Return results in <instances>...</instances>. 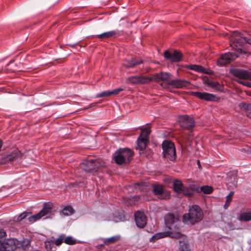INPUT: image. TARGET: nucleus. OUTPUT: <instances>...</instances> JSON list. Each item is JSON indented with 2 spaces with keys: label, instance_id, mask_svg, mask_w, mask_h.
Returning a JSON list of instances; mask_svg holds the SVG:
<instances>
[{
  "label": "nucleus",
  "instance_id": "1",
  "mask_svg": "<svg viewBox=\"0 0 251 251\" xmlns=\"http://www.w3.org/2000/svg\"><path fill=\"white\" fill-rule=\"evenodd\" d=\"M203 216V212L201 208L194 205L190 207L188 213L183 215V222L188 225H194L201 221Z\"/></svg>",
  "mask_w": 251,
  "mask_h": 251
},
{
  "label": "nucleus",
  "instance_id": "2",
  "mask_svg": "<svg viewBox=\"0 0 251 251\" xmlns=\"http://www.w3.org/2000/svg\"><path fill=\"white\" fill-rule=\"evenodd\" d=\"M133 155L132 151L128 148L120 149L113 154V159L118 165L128 163Z\"/></svg>",
  "mask_w": 251,
  "mask_h": 251
},
{
  "label": "nucleus",
  "instance_id": "3",
  "mask_svg": "<svg viewBox=\"0 0 251 251\" xmlns=\"http://www.w3.org/2000/svg\"><path fill=\"white\" fill-rule=\"evenodd\" d=\"M230 47L233 50H235V52H229L221 55L217 61V64L218 66H224L237 58L239 54L246 53L245 51L243 50L242 49L238 47L234 48H233L231 46Z\"/></svg>",
  "mask_w": 251,
  "mask_h": 251
},
{
  "label": "nucleus",
  "instance_id": "4",
  "mask_svg": "<svg viewBox=\"0 0 251 251\" xmlns=\"http://www.w3.org/2000/svg\"><path fill=\"white\" fill-rule=\"evenodd\" d=\"M105 163L101 159H89L84 161L80 165V168L85 172L94 173L104 166Z\"/></svg>",
  "mask_w": 251,
  "mask_h": 251
},
{
  "label": "nucleus",
  "instance_id": "5",
  "mask_svg": "<svg viewBox=\"0 0 251 251\" xmlns=\"http://www.w3.org/2000/svg\"><path fill=\"white\" fill-rule=\"evenodd\" d=\"M230 45L233 48L239 47L242 49L245 44L251 45V36L250 37L243 36L237 31H234L230 36Z\"/></svg>",
  "mask_w": 251,
  "mask_h": 251
},
{
  "label": "nucleus",
  "instance_id": "6",
  "mask_svg": "<svg viewBox=\"0 0 251 251\" xmlns=\"http://www.w3.org/2000/svg\"><path fill=\"white\" fill-rule=\"evenodd\" d=\"M163 154L165 158L174 161L176 158V149L174 144L170 141L166 140L162 143Z\"/></svg>",
  "mask_w": 251,
  "mask_h": 251
},
{
  "label": "nucleus",
  "instance_id": "7",
  "mask_svg": "<svg viewBox=\"0 0 251 251\" xmlns=\"http://www.w3.org/2000/svg\"><path fill=\"white\" fill-rule=\"evenodd\" d=\"M173 188L175 192L178 194L190 196L193 195L194 188L185 187L182 182L178 179L173 181Z\"/></svg>",
  "mask_w": 251,
  "mask_h": 251
},
{
  "label": "nucleus",
  "instance_id": "8",
  "mask_svg": "<svg viewBox=\"0 0 251 251\" xmlns=\"http://www.w3.org/2000/svg\"><path fill=\"white\" fill-rule=\"evenodd\" d=\"M171 77V74L168 73L161 72L155 75L152 77V80L153 79L154 81L157 82L162 81L161 85L164 88H169V85L168 83L170 82V78Z\"/></svg>",
  "mask_w": 251,
  "mask_h": 251
},
{
  "label": "nucleus",
  "instance_id": "9",
  "mask_svg": "<svg viewBox=\"0 0 251 251\" xmlns=\"http://www.w3.org/2000/svg\"><path fill=\"white\" fill-rule=\"evenodd\" d=\"M52 205L51 203H47L44 206L43 208L37 214L30 216L28 218L29 222L33 223L37 220L40 219L43 216H45L50 212Z\"/></svg>",
  "mask_w": 251,
  "mask_h": 251
},
{
  "label": "nucleus",
  "instance_id": "10",
  "mask_svg": "<svg viewBox=\"0 0 251 251\" xmlns=\"http://www.w3.org/2000/svg\"><path fill=\"white\" fill-rule=\"evenodd\" d=\"M179 124L180 126L185 129L190 130L195 125L194 119L188 115H183L179 117Z\"/></svg>",
  "mask_w": 251,
  "mask_h": 251
},
{
  "label": "nucleus",
  "instance_id": "11",
  "mask_svg": "<svg viewBox=\"0 0 251 251\" xmlns=\"http://www.w3.org/2000/svg\"><path fill=\"white\" fill-rule=\"evenodd\" d=\"M165 222L166 226L171 230L178 228L179 218L177 216L168 214L165 217Z\"/></svg>",
  "mask_w": 251,
  "mask_h": 251
},
{
  "label": "nucleus",
  "instance_id": "12",
  "mask_svg": "<svg viewBox=\"0 0 251 251\" xmlns=\"http://www.w3.org/2000/svg\"><path fill=\"white\" fill-rule=\"evenodd\" d=\"M231 73L233 76L239 79L251 80V71L241 69H233Z\"/></svg>",
  "mask_w": 251,
  "mask_h": 251
},
{
  "label": "nucleus",
  "instance_id": "13",
  "mask_svg": "<svg viewBox=\"0 0 251 251\" xmlns=\"http://www.w3.org/2000/svg\"><path fill=\"white\" fill-rule=\"evenodd\" d=\"M3 243V251H13L16 248H20L21 243L16 239H9L5 241Z\"/></svg>",
  "mask_w": 251,
  "mask_h": 251
},
{
  "label": "nucleus",
  "instance_id": "14",
  "mask_svg": "<svg viewBox=\"0 0 251 251\" xmlns=\"http://www.w3.org/2000/svg\"><path fill=\"white\" fill-rule=\"evenodd\" d=\"M152 80L150 77H144L142 76H132L127 79V82L132 84H143L148 83Z\"/></svg>",
  "mask_w": 251,
  "mask_h": 251
},
{
  "label": "nucleus",
  "instance_id": "15",
  "mask_svg": "<svg viewBox=\"0 0 251 251\" xmlns=\"http://www.w3.org/2000/svg\"><path fill=\"white\" fill-rule=\"evenodd\" d=\"M22 157L21 152L18 150L14 151L11 154L7 155L3 158L2 163L12 162L20 160Z\"/></svg>",
  "mask_w": 251,
  "mask_h": 251
},
{
  "label": "nucleus",
  "instance_id": "16",
  "mask_svg": "<svg viewBox=\"0 0 251 251\" xmlns=\"http://www.w3.org/2000/svg\"><path fill=\"white\" fill-rule=\"evenodd\" d=\"M164 56L166 59L171 61L178 62L181 59V53L177 50H174L173 52H171L167 50L165 51Z\"/></svg>",
  "mask_w": 251,
  "mask_h": 251
},
{
  "label": "nucleus",
  "instance_id": "17",
  "mask_svg": "<svg viewBox=\"0 0 251 251\" xmlns=\"http://www.w3.org/2000/svg\"><path fill=\"white\" fill-rule=\"evenodd\" d=\"M134 216L137 226L140 228L144 227L147 224V218L144 213L138 211L135 213Z\"/></svg>",
  "mask_w": 251,
  "mask_h": 251
},
{
  "label": "nucleus",
  "instance_id": "18",
  "mask_svg": "<svg viewBox=\"0 0 251 251\" xmlns=\"http://www.w3.org/2000/svg\"><path fill=\"white\" fill-rule=\"evenodd\" d=\"M193 95L196 97L206 101H215L217 97L215 95L206 92H196L193 93Z\"/></svg>",
  "mask_w": 251,
  "mask_h": 251
},
{
  "label": "nucleus",
  "instance_id": "19",
  "mask_svg": "<svg viewBox=\"0 0 251 251\" xmlns=\"http://www.w3.org/2000/svg\"><path fill=\"white\" fill-rule=\"evenodd\" d=\"M169 85V88L171 87L174 88H183L186 87L189 85V82L186 80L181 79H175L173 80H170L168 83Z\"/></svg>",
  "mask_w": 251,
  "mask_h": 251
},
{
  "label": "nucleus",
  "instance_id": "20",
  "mask_svg": "<svg viewBox=\"0 0 251 251\" xmlns=\"http://www.w3.org/2000/svg\"><path fill=\"white\" fill-rule=\"evenodd\" d=\"M153 193L159 197L160 199H167L169 197L168 194H164V190L162 185L154 184L153 185Z\"/></svg>",
  "mask_w": 251,
  "mask_h": 251
},
{
  "label": "nucleus",
  "instance_id": "21",
  "mask_svg": "<svg viewBox=\"0 0 251 251\" xmlns=\"http://www.w3.org/2000/svg\"><path fill=\"white\" fill-rule=\"evenodd\" d=\"M187 68L191 70L195 71L197 72L205 74L210 75L213 74V72L210 70H207L203 67L198 65H190Z\"/></svg>",
  "mask_w": 251,
  "mask_h": 251
},
{
  "label": "nucleus",
  "instance_id": "22",
  "mask_svg": "<svg viewBox=\"0 0 251 251\" xmlns=\"http://www.w3.org/2000/svg\"><path fill=\"white\" fill-rule=\"evenodd\" d=\"M240 222H249L251 221V211H241L237 218Z\"/></svg>",
  "mask_w": 251,
  "mask_h": 251
},
{
  "label": "nucleus",
  "instance_id": "23",
  "mask_svg": "<svg viewBox=\"0 0 251 251\" xmlns=\"http://www.w3.org/2000/svg\"><path fill=\"white\" fill-rule=\"evenodd\" d=\"M118 34V32L116 30H112L108 32H104L102 34L97 35L95 36H93V37H95L98 38L101 40H103L105 39H108L113 37H114Z\"/></svg>",
  "mask_w": 251,
  "mask_h": 251
},
{
  "label": "nucleus",
  "instance_id": "24",
  "mask_svg": "<svg viewBox=\"0 0 251 251\" xmlns=\"http://www.w3.org/2000/svg\"><path fill=\"white\" fill-rule=\"evenodd\" d=\"M204 83L208 86L211 87L215 90L221 92L223 90L222 85H221L218 82L206 80L205 81Z\"/></svg>",
  "mask_w": 251,
  "mask_h": 251
},
{
  "label": "nucleus",
  "instance_id": "25",
  "mask_svg": "<svg viewBox=\"0 0 251 251\" xmlns=\"http://www.w3.org/2000/svg\"><path fill=\"white\" fill-rule=\"evenodd\" d=\"M239 106L242 110L245 112L247 116L251 119V104L242 102L239 103Z\"/></svg>",
  "mask_w": 251,
  "mask_h": 251
},
{
  "label": "nucleus",
  "instance_id": "26",
  "mask_svg": "<svg viewBox=\"0 0 251 251\" xmlns=\"http://www.w3.org/2000/svg\"><path fill=\"white\" fill-rule=\"evenodd\" d=\"M148 140L143 138L142 136H140L137 140V146L136 148L141 151H143L146 147Z\"/></svg>",
  "mask_w": 251,
  "mask_h": 251
},
{
  "label": "nucleus",
  "instance_id": "27",
  "mask_svg": "<svg viewBox=\"0 0 251 251\" xmlns=\"http://www.w3.org/2000/svg\"><path fill=\"white\" fill-rule=\"evenodd\" d=\"M142 63V61H136L135 59H132L131 61L126 60L124 63V65L127 68H132Z\"/></svg>",
  "mask_w": 251,
  "mask_h": 251
},
{
  "label": "nucleus",
  "instance_id": "28",
  "mask_svg": "<svg viewBox=\"0 0 251 251\" xmlns=\"http://www.w3.org/2000/svg\"><path fill=\"white\" fill-rule=\"evenodd\" d=\"M120 236L116 235L110 238H105L103 240V242L105 245H109L116 243L120 240Z\"/></svg>",
  "mask_w": 251,
  "mask_h": 251
},
{
  "label": "nucleus",
  "instance_id": "29",
  "mask_svg": "<svg viewBox=\"0 0 251 251\" xmlns=\"http://www.w3.org/2000/svg\"><path fill=\"white\" fill-rule=\"evenodd\" d=\"M74 210L71 206L65 207L62 211V213L64 216H70L74 214Z\"/></svg>",
  "mask_w": 251,
  "mask_h": 251
},
{
  "label": "nucleus",
  "instance_id": "30",
  "mask_svg": "<svg viewBox=\"0 0 251 251\" xmlns=\"http://www.w3.org/2000/svg\"><path fill=\"white\" fill-rule=\"evenodd\" d=\"M169 236V232H160L156 233V234L154 235L151 239V240L153 242H155L156 240L164 238L165 237H167Z\"/></svg>",
  "mask_w": 251,
  "mask_h": 251
},
{
  "label": "nucleus",
  "instance_id": "31",
  "mask_svg": "<svg viewBox=\"0 0 251 251\" xmlns=\"http://www.w3.org/2000/svg\"><path fill=\"white\" fill-rule=\"evenodd\" d=\"M234 195V192L232 191H231L229 194L226 196V201L225 205H224V208L225 209H226L232 201V198Z\"/></svg>",
  "mask_w": 251,
  "mask_h": 251
},
{
  "label": "nucleus",
  "instance_id": "32",
  "mask_svg": "<svg viewBox=\"0 0 251 251\" xmlns=\"http://www.w3.org/2000/svg\"><path fill=\"white\" fill-rule=\"evenodd\" d=\"M179 245L180 251H190L189 246L187 242L180 241Z\"/></svg>",
  "mask_w": 251,
  "mask_h": 251
},
{
  "label": "nucleus",
  "instance_id": "33",
  "mask_svg": "<svg viewBox=\"0 0 251 251\" xmlns=\"http://www.w3.org/2000/svg\"><path fill=\"white\" fill-rule=\"evenodd\" d=\"M64 241L66 244L68 245H74L76 243V240L74 239L71 236H65V239H64Z\"/></svg>",
  "mask_w": 251,
  "mask_h": 251
},
{
  "label": "nucleus",
  "instance_id": "34",
  "mask_svg": "<svg viewBox=\"0 0 251 251\" xmlns=\"http://www.w3.org/2000/svg\"><path fill=\"white\" fill-rule=\"evenodd\" d=\"M201 190L202 192L206 194H209L213 191L212 187L207 185L201 187Z\"/></svg>",
  "mask_w": 251,
  "mask_h": 251
},
{
  "label": "nucleus",
  "instance_id": "35",
  "mask_svg": "<svg viewBox=\"0 0 251 251\" xmlns=\"http://www.w3.org/2000/svg\"><path fill=\"white\" fill-rule=\"evenodd\" d=\"M151 133L150 128H145L142 130V133L140 136H142L143 138H145L148 140L149 135Z\"/></svg>",
  "mask_w": 251,
  "mask_h": 251
},
{
  "label": "nucleus",
  "instance_id": "36",
  "mask_svg": "<svg viewBox=\"0 0 251 251\" xmlns=\"http://www.w3.org/2000/svg\"><path fill=\"white\" fill-rule=\"evenodd\" d=\"M64 239H65V235H61L58 238H57L54 241V244L57 246L61 245L63 241H64Z\"/></svg>",
  "mask_w": 251,
  "mask_h": 251
},
{
  "label": "nucleus",
  "instance_id": "37",
  "mask_svg": "<svg viewBox=\"0 0 251 251\" xmlns=\"http://www.w3.org/2000/svg\"><path fill=\"white\" fill-rule=\"evenodd\" d=\"M111 96L110 91H104L98 94L97 96L98 98L106 97Z\"/></svg>",
  "mask_w": 251,
  "mask_h": 251
},
{
  "label": "nucleus",
  "instance_id": "38",
  "mask_svg": "<svg viewBox=\"0 0 251 251\" xmlns=\"http://www.w3.org/2000/svg\"><path fill=\"white\" fill-rule=\"evenodd\" d=\"M237 82L240 83L244 86L251 87V82L245 81L244 80H237Z\"/></svg>",
  "mask_w": 251,
  "mask_h": 251
},
{
  "label": "nucleus",
  "instance_id": "39",
  "mask_svg": "<svg viewBox=\"0 0 251 251\" xmlns=\"http://www.w3.org/2000/svg\"><path fill=\"white\" fill-rule=\"evenodd\" d=\"M123 90V89L122 88H118V89H114L112 91H110L111 95H117Z\"/></svg>",
  "mask_w": 251,
  "mask_h": 251
},
{
  "label": "nucleus",
  "instance_id": "40",
  "mask_svg": "<svg viewBox=\"0 0 251 251\" xmlns=\"http://www.w3.org/2000/svg\"><path fill=\"white\" fill-rule=\"evenodd\" d=\"M27 214H28L27 213L23 212L19 216V217H18L17 220L18 221H22L23 219H24L25 217H26Z\"/></svg>",
  "mask_w": 251,
  "mask_h": 251
},
{
  "label": "nucleus",
  "instance_id": "41",
  "mask_svg": "<svg viewBox=\"0 0 251 251\" xmlns=\"http://www.w3.org/2000/svg\"><path fill=\"white\" fill-rule=\"evenodd\" d=\"M242 151L245 152H247L250 154H251V148L246 147L242 149Z\"/></svg>",
  "mask_w": 251,
  "mask_h": 251
},
{
  "label": "nucleus",
  "instance_id": "42",
  "mask_svg": "<svg viewBox=\"0 0 251 251\" xmlns=\"http://www.w3.org/2000/svg\"><path fill=\"white\" fill-rule=\"evenodd\" d=\"M6 236V232L3 229H0V239H1Z\"/></svg>",
  "mask_w": 251,
  "mask_h": 251
},
{
  "label": "nucleus",
  "instance_id": "43",
  "mask_svg": "<svg viewBox=\"0 0 251 251\" xmlns=\"http://www.w3.org/2000/svg\"><path fill=\"white\" fill-rule=\"evenodd\" d=\"M3 243L0 241V251H3Z\"/></svg>",
  "mask_w": 251,
  "mask_h": 251
},
{
  "label": "nucleus",
  "instance_id": "44",
  "mask_svg": "<svg viewBox=\"0 0 251 251\" xmlns=\"http://www.w3.org/2000/svg\"><path fill=\"white\" fill-rule=\"evenodd\" d=\"M177 234L178 235H177L176 237H179V233H177Z\"/></svg>",
  "mask_w": 251,
  "mask_h": 251
},
{
  "label": "nucleus",
  "instance_id": "45",
  "mask_svg": "<svg viewBox=\"0 0 251 251\" xmlns=\"http://www.w3.org/2000/svg\"><path fill=\"white\" fill-rule=\"evenodd\" d=\"M198 164L199 165H200V161H199V160H198Z\"/></svg>",
  "mask_w": 251,
  "mask_h": 251
},
{
  "label": "nucleus",
  "instance_id": "46",
  "mask_svg": "<svg viewBox=\"0 0 251 251\" xmlns=\"http://www.w3.org/2000/svg\"><path fill=\"white\" fill-rule=\"evenodd\" d=\"M236 178H235V177H234V181H236V182H237V181H236Z\"/></svg>",
  "mask_w": 251,
  "mask_h": 251
},
{
  "label": "nucleus",
  "instance_id": "47",
  "mask_svg": "<svg viewBox=\"0 0 251 251\" xmlns=\"http://www.w3.org/2000/svg\"><path fill=\"white\" fill-rule=\"evenodd\" d=\"M75 45H72V46H71V47H75Z\"/></svg>",
  "mask_w": 251,
  "mask_h": 251
}]
</instances>
